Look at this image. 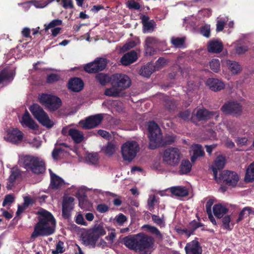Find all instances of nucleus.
<instances>
[{
    "instance_id": "nucleus-10",
    "label": "nucleus",
    "mask_w": 254,
    "mask_h": 254,
    "mask_svg": "<svg viewBox=\"0 0 254 254\" xmlns=\"http://www.w3.org/2000/svg\"><path fill=\"white\" fill-rule=\"evenodd\" d=\"M221 111L226 115L238 117L242 115L243 107L237 101H230L225 103L221 108Z\"/></svg>"
},
{
    "instance_id": "nucleus-31",
    "label": "nucleus",
    "mask_w": 254,
    "mask_h": 254,
    "mask_svg": "<svg viewBox=\"0 0 254 254\" xmlns=\"http://www.w3.org/2000/svg\"><path fill=\"white\" fill-rule=\"evenodd\" d=\"M201 226H202V224L201 223L193 220L189 223L188 228L183 229L182 231L187 237H190L196 229Z\"/></svg>"
},
{
    "instance_id": "nucleus-1",
    "label": "nucleus",
    "mask_w": 254,
    "mask_h": 254,
    "mask_svg": "<svg viewBox=\"0 0 254 254\" xmlns=\"http://www.w3.org/2000/svg\"><path fill=\"white\" fill-rule=\"evenodd\" d=\"M37 214L38 222L35 225L31 238L48 236L53 234L55 231L56 222L52 213L42 209L38 211Z\"/></svg>"
},
{
    "instance_id": "nucleus-54",
    "label": "nucleus",
    "mask_w": 254,
    "mask_h": 254,
    "mask_svg": "<svg viewBox=\"0 0 254 254\" xmlns=\"http://www.w3.org/2000/svg\"><path fill=\"white\" fill-rule=\"evenodd\" d=\"M166 108L169 111L173 110L176 108V104L174 101L169 99V98L165 99Z\"/></svg>"
},
{
    "instance_id": "nucleus-57",
    "label": "nucleus",
    "mask_w": 254,
    "mask_h": 254,
    "mask_svg": "<svg viewBox=\"0 0 254 254\" xmlns=\"http://www.w3.org/2000/svg\"><path fill=\"white\" fill-rule=\"evenodd\" d=\"M136 45V44L135 41H131L127 43H126L122 48V50L123 52H126L131 48H134Z\"/></svg>"
},
{
    "instance_id": "nucleus-46",
    "label": "nucleus",
    "mask_w": 254,
    "mask_h": 254,
    "mask_svg": "<svg viewBox=\"0 0 254 254\" xmlns=\"http://www.w3.org/2000/svg\"><path fill=\"white\" fill-rule=\"evenodd\" d=\"M209 66L212 70L215 72H218L220 70V63L218 59H212L209 63Z\"/></svg>"
},
{
    "instance_id": "nucleus-27",
    "label": "nucleus",
    "mask_w": 254,
    "mask_h": 254,
    "mask_svg": "<svg viewBox=\"0 0 254 254\" xmlns=\"http://www.w3.org/2000/svg\"><path fill=\"white\" fill-rule=\"evenodd\" d=\"M69 131V136L75 144H79L84 140V136L82 131L74 128H70Z\"/></svg>"
},
{
    "instance_id": "nucleus-21",
    "label": "nucleus",
    "mask_w": 254,
    "mask_h": 254,
    "mask_svg": "<svg viewBox=\"0 0 254 254\" xmlns=\"http://www.w3.org/2000/svg\"><path fill=\"white\" fill-rule=\"evenodd\" d=\"M218 116L217 112L209 111L205 109H199L196 113V117L198 121H206L211 119L214 116Z\"/></svg>"
},
{
    "instance_id": "nucleus-50",
    "label": "nucleus",
    "mask_w": 254,
    "mask_h": 254,
    "mask_svg": "<svg viewBox=\"0 0 254 254\" xmlns=\"http://www.w3.org/2000/svg\"><path fill=\"white\" fill-rule=\"evenodd\" d=\"M127 6L129 9L138 10L140 8V4L134 0H128Z\"/></svg>"
},
{
    "instance_id": "nucleus-64",
    "label": "nucleus",
    "mask_w": 254,
    "mask_h": 254,
    "mask_svg": "<svg viewBox=\"0 0 254 254\" xmlns=\"http://www.w3.org/2000/svg\"><path fill=\"white\" fill-rule=\"evenodd\" d=\"M97 133L99 135L106 139H109L111 137V135L109 132L106 130L99 129L98 130Z\"/></svg>"
},
{
    "instance_id": "nucleus-49",
    "label": "nucleus",
    "mask_w": 254,
    "mask_h": 254,
    "mask_svg": "<svg viewBox=\"0 0 254 254\" xmlns=\"http://www.w3.org/2000/svg\"><path fill=\"white\" fill-rule=\"evenodd\" d=\"M61 79L60 76L56 73H50L47 76L46 82L48 83L51 84L59 81Z\"/></svg>"
},
{
    "instance_id": "nucleus-47",
    "label": "nucleus",
    "mask_w": 254,
    "mask_h": 254,
    "mask_svg": "<svg viewBox=\"0 0 254 254\" xmlns=\"http://www.w3.org/2000/svg\"><path fill=\"white\" fill-rule=\"evenodd\" d=\"M82 244L89 248H93L96 246V244L100 239H80Z\"/></svg>"
},
{
    "instance_id": "nucleus-14",
    "label": "nucleus",
    "mask_w": 254,
    "mask_h": 254,
    "mask_svg": "<svg viewBox=\"0 0 254 254\" xmlns=\"http://www.w3.org/2000/svg\"><path fill=\"white\" fill-rule=\"evenodd\" d=\"M159 40L154 37H146L144 43V49L146 56H152L157 52L156 47L159 44Z\"/></svg>"
},
{
    "instance_id": "nucleus-24",
    "label": "nucleus",
    "mask_w": 254,
    "mask_h": 254,
    "mask_svg": "<svg viewBox=\"0 0 254 254\" xmlns=\"http://www.w3.org/2000/svg\"><path fill=\"white\" fill-rule=\"evenodd\" d=\"M226 163V158L222 155L218 156L214 161L211 168L214 178H216L218 170L222 169Z\"/></svg>"
},
{
    "instance_id": "nucleus-38",
    "label": "nucleus",
    "mask_w": 254,
    "mask_h": 254,
    "mask_svg": "<svg viewBox=\"0 0 254 254\" xmlns=\"http://www.w3.org/2000/svg\"><path fill=\"white\" fill-rule=\"evenodd\" d=\"M191 167V164L188 160H183L180 166L179 174H188L190 171Z\"/></svg>"
},
{
    "instance_id": "nucleus-42",
    "label": "nucleus",
    "mask_w": 254,
    "mask_h": 254,
    "mask_svg": "<svg viewBox=\"0 0 254 254\" xmlns=\"http://www.w3.org/2000/svg\"><path fill=\"white\" fill-rule=\"evenodd\" d=\"M103 150L106 154L111 156L114 154L116 150V145L112 142H108Z\"/></svg>"
},
{
    "instance_id": "nucleus-22",
    "label": "nucleus",
    "mask_w": 254,
    "mask_h": 254,
    "mask_svg": "<svg viewBox=\"0 0 254 254\" xmlns=\"http://www.w3.org/2000/svg\"><path fill=\"white\" fill-rule=\"evenodd\" d=\"M21 176V171L18 169H12L10 174L7 179L6 189L11 190L14 187L16 180Z\"/></svg>"
},
{
    "instance_id": "nucleus-35",
    "label": "nucleus",
    "mask_w": 254,
    "mask_h": 254,
    "mask_svg": "<svg viewBox=\"0 0 254 254\" xmlns=\"http://www.w3.org/2000/svg\"><path fill=\"white\" fill-rule=\"evenodd\" d=\"M96 80L102 86L106 85L108 83L111 84V76H109L108 74L99 73L96 75Z\"/></svg>"
},
{
    "instance_id": "nucleus-16",
    "label": "nucleus",
    "mask_w": 254,
    "mask_h": 254,
    "mask_svg": "<svg viewBox=\"0 0 254 254\" xmlns=\"http://www.w3.org/2000/svg\"><path fill=\"white\" fill-rule=\"evenodd\" d=\"M74 198L70 196L64 198L62 204V215L64 219H68L70 216L71 211L73 209Z\"/></svg>"
},
{
    "instance_id": "nucleus-12",
    "label": "nucleus",
    "mask_w": 254,
    "mask_h": 254,
    "mask_svg": "<svg viewBox=\"0 0 254 254\" xmlns=\"http://www.w3.org/2000/svg\"><path fill=\"white\" fill-rule=\"evenodd\" d=\"M130 84V80L127 75L115 73L111 75L112 86L118 87L121 91L129 87Z\"/></svg>"
},
{
    "instance_id": "nucleus-26",
    "label": "nucleus",
    "mask_w": 254,
    "mask_h": 254,
    "mask_svg": "<svg viewBox=\"0 0 254 254\" xmlns=\"http://www.w3.org/2000/svg\"><path fill=\"white\" fill-rule=\"evenodd\" d=\"M137 59L136 53L131 51L123 55L121 58L120 62L122 65L127 66L135 62Z\"/></svg>"
},
{
    "instance_id": "nucleus-29",
    "label": "nucleus",
    "mask_w": 254,
    "mask_h": 254,
    "mask_svg": "<svg viewBox=\"0 0 254 254\" xmlns=\"http://www.w3.org/2000/svg\"><path fill=\"white\" fill-rule=\"evenodd\" d=\"M192 155L190 158L191 161L194 163L197 158L204 155V152L201 145L198 144H193L191 146Z\"/></svg>"
},
{
    "instance_id": "nucleus-59",
    "label": "nucleus",
    "mask_w": 254,
    "mask_h": 254,
    "mask_svg": "<svg viewBox=\"0 0 254 254\" xmlns=\"http://www.w3.org/2000/svg\"><path fill=\"white\" fill-rule=\"evenodd\" d=\"M235 142L238 145L241 146H246L248 145V139L246 137H238L235 139Z\"/></svg>"
},
{
    "instance_id": "nucleus-61",
    "label": "nucleus",
    "mask_w": 254,
    "mask_h": 254,
    "mask_svg": "<svg viewBox=\"0 0 254 254\" xmlns=\"http://www.w3.org/2000/svg\"><path fill=\"white\" fill-rule=\"evenodd\" d=\"M63 150L61 148H55L53 149L52 156L54 160H58L59 157V155L63 152Z\"/></svg>"
},
{
    "instance_id": "nucleus-18",
    "label": "nucleus",
    "mask_w": 254,
    "mask_h": 254,
    "mask_svg": "<svg viewBox=\"0 0 254 254\" xmlns=\"http://www.w3.org/2000/svg\"><path fill=\"white\" fill-rule=\"evenodd\" d=\"M186 254H202V249L200 243L195 239L186 244L185 248Z\"/></svg>"
},
{
    "instance_id": "nucleus-39",
    "label": "nucleus",
    "mask_w": 254,
    "mask_h": 254,
    "mask_svg": "<svg viewBox=\"0 0 254 254\" xmlns=\"http://www.w3.org/2000/svg\"><path fill=\"white\" fill-rule=\"evenodd\" d=\"M121 91L118 87L112 86L111 88H107L104 94L109 97H118L120 96Z\"/></svg>"
},
{
    "instance_id": "nucleus-51",
    "label": "nucleus",
    "mask_w": 254,
    "mask_h": 254,
    "mask_svg": "<svg viewBox=\"0 0 254 254\" xmlns=\"http://www.w3.org/2000/svg\"><path fill=\"white\" fill-rule=\"evenodd\" d=\"M154 21L152 20L144 24V25H143V32L145 33L153 31L154 28Z\"/></svg>"
},
{
    "instance_id": "nucleus-30",
    "label": "nucleus",
    "mask_w": 254,
    "mask_h": 254,
    "mask_svg": "<svg viewBox=\"0 0 254 254\" xmlns=\"http://www.w3.org/2000/svg\"><path fill=\"white\" fill-rule=\"evenodd\" d=\"M51 176V184L50 186L52 189H58L64 183V181L59 176L53 173L51 170H49Z\"/></svg>"
},
{
    "instance_id": "nucleus-48",
    "label": "nucleus",
    "mask_w": 254,
    "mask_h": 254,
    "mask_svg": "<svg viewBox=\"0 0 254 254\" xmlns=\"http://www.w3.org/2000/svg\"><path fill=\"white\" fill-rule=\"evenodd\" d=\"M65 251L64 247V243L61 241H59L56 244V247L55 250H53L52 251V254H63Z\"/></svg>"
},
{
    "instance_id": "nucleus-55",
    "label": "nucleus",
    "mask_w": 254,
    "mask_h": 254,
    "mask_svg": "<svg viewBox=\"0 0 254 254\" xmlns=\"http://www.w3.org/2000/svg\"><path fill=\"white\" fill-rule=\"evenodd\" d=\"M222 222V225L224 229L227 230L231 229L230 228V223L231 222V218L230 215H226L223 217Z\"/></svg>"
},
{
    "instance_id": "nucleus-23",
    "label": "nucleus",
    "mask_w": 254,
    "mask_h": 254,
    "mask_svg": "<svg viewBox=\"0 0 254 254\" xmlns=\"http://www.w3.org/2000/svg\"><path fill=\"white\" fill-rule=\"evenodd\" d=\"M223 49V43L219 39L212 40L208 44L207 50L209 53H220Z\"/></svg>"
},
{
    "instance_id": "nucleus-44",
    "label": "nucleus",
    "mask_w": 254,
    "mask_h": 254,
    "mask_svg": "<svg viewBox=\"0 0 254 254\" xmlns=\"http://www.w3.org/2000/svg\"><path fill=\"white\" fill-rule=\"evenodd\" d=\"M143 228L145 229V230L148 232L154 235L156 237L161 238L160 232L156 227L149 225H145Z\"/></svg>"
},
{
    "instance_id": "nucleus-58",
    "label": "nucleus",
    "mask_w": 254,
    "mask_h": 254,
    "mask_svg": "<svg viewBox=\"0 0 254 254\" xmlns=\"http://www.w3.org/2000/svg\"><path fill=\"white\" fill-rule=\"evenodd\" d=\"M96 209L99 212L104 213L109 210V207L107 205L101 203L97 205Z\"/></svg>"
},
{
    "instance_id": "nucleus-37",
    "label": "nucleus",
    "mask_w": 254,
    "mask_h": 254,
    "mask_svg": "<svg viewBox=\"0 0 254 254\" xmlns=\"http://www.w3.org/2000/svg\"><path fill=\"white\" fill-rule=\"evenodd\" d=\"M250 214H254V210L253 208L249 206L244 207L239 214V217L236 220L237 223H239Z\"/></svg>"
},
{
    "instance_id": "nucleus-60",
    "label": "nucleus",
    "mask_w": 254,
    "mask_h": 254,
    "mask_svg": "<svg viewBox=\"0 0 254 254\" xmlns=\"http://www.w3.org/2000/svg\"><path fill=\"white\" fill-rule=\"evenodd\" d=\"M127 220V217L122 213H120L116 217V222L119 225H123Z\"/></svg>"
},
{
    "instance_id": "nucleus-5",
    "label": "nucleus",
    "mask_w": 254,
    "mask_h": 254,
    "mask_svg": "<svg viewBox=\"0 0 254 254\" xmlns=\"http://www.w3.org/2000/svg\"><path fill=\"white\" fill-rule=\"evenodd\" d=\"M29 110L34 117L43 126L48 128L53 127L54 123L51 121L47 113L38 104H33L29 107Z\"/></svg>"
},
{
    "instance_id": "nucleus-15",
    "label": "nucleus",
    "mask_w": 254,
    "mask_h": 254,
    "mask_svg": "<svg viewBox=\"0 0 254 254\" xmlns=\"http://www.w3.org/2000/svg\"><path fill=\"white\" fill-rule=\"evenodd\" d=\"M103 119L102 114H97L86 118L83 124L84 129H88L96 127L100 125Z\"/></svg>"
},
{
    "instance_id": "nucleus-7",
    "label": "nucleus",
    "mask_w": 254,
    "mask_h": 254,
    "mask_svg": "<svg viewBox=\"0 0 254 254\" xmlns=\"http://www.w3.org/2000/svg\"><path fill=\"white\" fill-rule=\"evenodd\" d=\"M215 180L218 183L233 188L237 185L239 181V177L235 172L224 170L220 173L219 177L216 176Z\"/></svg>"
},
{
    "instance_id": "nucleus-4",
    "label": "nucleus",
    "mask_w": 254,
    "mask_h": 254,
    "mask_svg": "<svg viewBox=\"0 0 254 254\" xmlns=\"http://www.w3.org/2000/svg\"><path fill=\"white\" fill-rule=\"evenodd\" d=\"M154 239H122L127 248L139 254H150L153 247Z\"/></svg>"
},
{
    "instance_id": "nucleus-2",
    "label": "nucleus",
    "mask_w": 254,
    "mask_h": 254,
    "mask_svg": "<svg viewBox=\"0 0 254 254\" xmlns=\"http://www.w3.org/2000/svg\"><path fill=\"white\" fill-rule=\"evenodd\" d=\"M148 130L150 141L149 147L151 149L171 145L176 140V136L174 135H166L163 137L160 128L154 121L148 122Z\"/></svg>"
},
{
    "instance_id": "nucleus-45",
    "label": "nucleus",
    "mask_w": 254,
    "mask_h": 254,
    "mask_svg": "<svg viewBox=\"0 0 254 254\" xmlns=\"http://www.w3.org/2000/svg\"><path fill=\"white\" fill-rule=\"evenodd\" d=\"M62 20L59 19L53 20L49 24L44 25L45 31L47 32L49 29L55 28L57 26H60L62 24Z\"/></svg>"
},
{
    "instance_id": "nucleus-41",
    "label": "nucleus",
    "mask_w": 254,
    "mask_h": 254,
    "mask_svg": "<svg viewBox=\"0 0 254 254\" xmlns=\"http://www.w3.org/2000/svg\"><path fill=\"white\" fill-rule=\"evenodd\" d=\"M186 38L185 37H175L171 38V42L175 48H180L185 44Z\"/></svg>"
},
{
    "instance_id": "nucleus-17",
    "label": "nucleus",
    "mask_w": 254,
    "mask_h": 254,
    "mask_svg": "<svg viewBox=\"0 0 254 254\" xmlns=\"http://www.w3.org/2000/svg\"><path fill=\"white\" fill-rule=\"evenodd\" d=\"M88 238H99L106 234V231L104 228V224L100 223L96 224L94 226L88 230L87 232Z\"/></svg>"
},
{
    "instance_id": "nucleus-6",
    "label": "nucleus",
    "mask_w": 254,
    "mask_h": 254,
    "mask_svg": "<svg viewBox=\"0 0 254 254\" xmlns=\"http://www.w3.org/2000/svg\"><path fill=\"white\" fill-rule=\"evenodd\" d=\"M139 149V145L136 141H127L121 147V154L123 159L129 162H131L135 157Z\"/></svg>"
},
{
    "instance_id": "nucleus-25",
    "label": "nucleus",
    "mask_w": 254,
    "mask_h": 254,
    "mask_svg": "<svg viewBox=\"0 0 254 254\" xmlns=\"http://www.w3.org/2000/svg\"><path fill=\"white\" fill-rule=\"evenodd\" d=\"M206 85L212 91L215 92L220 91L225 87V84L221 80L214 78H208L206 81Z\"/></svg>"
},
{
    "instance_id": "nucleus-8",
    "label": "nucleus",
    "mask_w": 254,
    "mask_h": 254,
    "mask_svg": "<svg viewBox=\"0 0 254 254\" xmlns=\"http://www.w3.org/2000/svg\"><path fill=\"white\" fill-rule=\"evenodd\" d=\"M39 101L50 111H55L62 106V100L59 97L46 93L40 95Z\"/></svg>"
},
{
    "instance_id": "nucleus-53",
    "label": "nucleus",
    "mask_w": 254,
    "mask_h": 254,
    "mask_svg": "<svg viewBox=\"0 0 254 254\" xmlns=\"http://www.w3.org/2000/svg\"><path fill=\"white\" fill-rule=\"evenodd\" d=\"M200 32L201 34L206 38H209L210 36V28L208 25L201 27Z\"/></svg>"
},
{
    "instance_id": "nucleus-33",
    "label": "nucleus",
    "mask_w": 254,
    "mask_h": 254,
    "mask_svg": "<svg viewBox=\"0 0 254 254\" xmlns=\"http://www.w3.org/2000/svg\"><path fill=\"white\" fill-rule=\"evenodd\" d=\"M213 211L217 218H221L228 212V209L221 204H216L213 206Z\"/></svg>"
},
{
    "instance_id": "nucleus-43",
    "label": "nucleus",
    "mask_w": 254,
    "mask_h": 254,
    "mask_svg": "<svg viewBox=\"0 0 254 254\" xmlns=\"http://www.w3.org/2000/svg\"><path fill=\"white\" fill-rule=\"evenodd\" d=\"M99 155L96 152L88 153L86 156V160L92 164H97L99 161Z\"/></svg>"
},
{
    "instance_id": "nucleus-28",
    "label": "nucleus",
    "mask_w": 254,
    "mask_h": 254,
    "mask_svg": "<svg viewBox=\"0 0 254 254\" xmlns=\"http://www.w3.org/2000/svg\"><path fill=\"white\" fill-rule=\"evenodd\" d=\"M155 70V65L152 63L149 62L141 67L139 73L143 77L149 78Z\"/></svg>"
},
{
    "instance_id": "nucleus-52",
    "label": "nucleus",
    "mask_w": 254,
    "mask_h": 254,
    "mask_svg": "<svg viewBox=\"0 0 254 254\" xmlns=\"http://www.w3.org/2000/svg\"><path fill=\"white\" fill-rule=\"evenodd\" d=\"M14 201V197L13 194H9L5 196V197L2 202V206H5L7 204L10 205Z\"/></svg>"
},
{
    "instance_id": "nucleus-40",
    "label": "nucleus",
    "mask_w": 254,
    "mask_h": 254,
    "mask_svg": "<svg viewBox=\"0 0 254 254\" xmlns=\"http://www.w3.org/2000/svg\"><path fill=\"white\" fill-rule=\"evenodd\" d=\"M227 64L229 66V68L233 74H237L241 70V65L235 61L228 60Z\"/></svg>"
},
{
    "instance_id": "nucleus-13",
    "label": "nucleus",
    "mask_w": 254,
    "mask_h": 254,
    "mask_svg": "<svg viewBox=\"0 0 254 254\" xmlns=\"http://www.w3.org/2000/svg\"><path fill=\"white\" fill-rule=\"evenodd\" d=\"M23 138V133L17 128L10 127L7 129L6 135L4 136L5 140L16 144L21 141Z\"/></svg>"
},
{
    "instance_id": "nucleus-63",
    "label": "nucleus",
    "mask_w": 254,
    "mask_h": 254,
    "mask_svg": "<svg viewBox=\"0 0 254 254\" xmlns=\"http://www.w3.org/2000/svg\"><path fill=\"white\" fill-rule=\"evenodd\" d=\"M63 6L66 9L67 8H73L74 7L72 0H62Z\"/></svg>"
},
{
    "instance_id": "nucleus-56",
    "label": "nucleus",
    "mask_w": 254,
    "mask_h": 254,
    "mask_svg": "<svg viewBox=\"0 0 254 254\" xmlns=\"http://www.w3.org/2000/svg\"><path fill=\"white\" fill-rule=\"evenodd\" d=\"M190 116V111L186 110L184 111L180 112L178 114V117L184 121L189 120Z\"/></svg>"
},
{
    "instance_id": "nucleus-3",
    "label": "nucleus",
    "mask_w": 254,
    "mask_h": 254,
    "mask_svg": "<svg viewBox=\"0 0 254 254\" xmlns=\"http://www.w3.org/2000/svg\"><path fill=\"white\" fill-rule=\"evenodd\" d=\"M20 166L35 174H43L46 170L45 162L38 157L30 155H23L19 160Z\"/></svg>"
},
{
    "instance_id": "nucleus-19",
    "label": "nucleus",
    "mask_w": 254,
    "mask_h": 254,
    "mask_svg": "<svg viewBox=\"0 0 254 254\" xmlns=\"http://www.w3.org/2000/svg\"><path fill=\"white\" fill-rule=\"evenodd\" d=\"M83 81L79 77L71 78L67 83L68 88L73 92H78L83 89Z\"/></svg>"
},
{
    "instance_id": "nucleus-20",
    "label": "nucleus",
    "mask_w": 254,
    "mask_h": 254,
    "mask_svg": "<svg viewBox=\"0 0 254 254\" xmlns=\"http://www.w3.org/2000/svg\"><path fill=\"white\" fill-rule=\"evenodd\" d=\"M20 123L22 126H25L26 127L33 130H37L39 128L38 125L32 119L29 113L27 110L23 115Z\"/></svg>"
},
{
    "instance_id": "nucleus-32",
    "label": "nucleus",
    "mask_w": 254,
    "mask_h": 254,
    "mask_svg": "<svg viewBox=\"0 0 254 254\" xmlns=\"http://www.w3.org/2000/svg\"><path fill=\"white\" fill-rule=\"evenodd\" d=\"M170 190L171 193L176 196L184 197L189 194L188 190L185 187L181 186L173 187Z\"/></svg>"
},
{
    "instance_id": "nucleus-9",
    "label": "nucleus",
    "mask_w": 254,
    "mask_h": 254,
    "mask_svg": "<svg viewBox=\"0 0 254 254\" xmlns=\"http://www.w3.org/2000/svg\"><path fill=\"white\" fill-rule=\"evenodd\" d=\"M181 155V152L178 148L169 147L163 152L162 155L163 162L169 166H176L180 163Z\"/></svg>"
},
{
    "instance_id": "nucleus-11",
    "label": "nucleus",
    "mask_w": 254,
    "mask_h": 254,
    "mask_svg": "<svg viewBox=\"0 0 254 254\" xmlns=\"http://www.w3.org/2000/svg\"><path fill=\"white\" fill-rule=\"evenodd\" d=\"M108 61L105 58H98L93 62L85 64L84 70L89 73H96L103 70L107 66Z\"/></svg>"
},
{
    "instance_id": "nucleus-36",
    "label": "nucleus",
    "mask_w": 254,
    "mask_h": 254,
    "mask_svg": "<svg viewBox=\"0 0 254 254\" xmlns=\"http://www.w3.org/2000/svg\"><path fill=\"white\" fill-rule=\"evenodd\" d=\"M245 181L249 183L254 181V161L248 166L246 170Z\"/></svg>"
},
{
    "instance_id": "nucleus-62",
    "label": "nucleus",
    "mask_w": 254,
    "mask_h": 254,
    "mask_svg": "<svg viewBox=\"0 0 254 254\" xmlns=\"http://www.w3.org/2000/svg\"><path fill=\"white\" fill-rule=\"evenodd\" d=\"M166 63V60L164 58H159L156 62L155 66L156 70H158L160 67H162Z\"/></svg>"
},
{
    "instance_id": "nucleus-34",
    "label": "nucleus",
    "mask_w": 254,
    "mask_h": 254,
    "mask_svg": "<svg viewBox=\"0 0 254 254\" xmlns=\"http://www.w3.org/2000/svg\"><path fill=\"white\" fill-rule=\"evenodd\" d=\"M14 75L12 72L6 69L0 71V84L3 82L10 83L13 79Z\"/></svg>"
}]
</instances>
